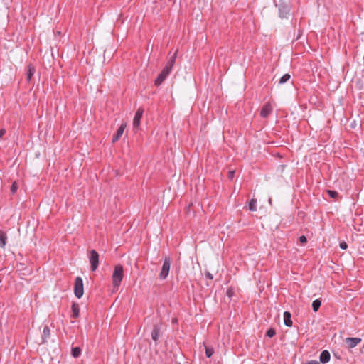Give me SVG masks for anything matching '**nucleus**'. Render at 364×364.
I'll list each match as a JSON object with an SVG mask.
<instances>
[{
    "mask_svg": "<svg viewBox=\"0 0 364 364\" xmlns=\"http://www.w3.org/2000/svg\"><path fill=\"white\" fill-rule=\"evenodd\" d=\"M249 209L251 211H256L257 210V200L255 198H252L249 202Z\"/></svg>",
    "mask_w": 364,
    "mask_h": 364,
    "instance_id": "obj_21",
    "label": "nucleus"
},
{
    "mask_svg": "<svg viewBox=\"0 0 364 364\" xmlns=\"http://www.w3.org/2000/svg\"><path fill=\"white\" fill-rule=\"evenodd\" d=\"M7 236L5 232L0 231V247H4L6 245Z\"/></svg>",
    "mask_w": 364,
    "mask_h": 364,
    "instance_id": "obj_19",
    "label": "nucleus"
},
{
    "mask_svg": "<svg viewBox=\"0 0 364 364\" xmlns=\"http://www.w3.org/2000/svg\"><path fill=\"white\" fill-rule=\"evenodd\" d=\"M50 328L46 325L43 327V334H42V343H45L47 342V339L50 338Z\"/></svg>",
    "mask_w": 364,
    "mask_h": 364,
    "instance_id": "obj_14",
    "label": "nucleus"
},
{
    "mask_svg": "<svg viewBox=\"0 0 364 364\" xmlns=\"http://www.w3.org/2000/svg\"><path fill=\"white\" fill-rule=\"evenodd\" d=\"M144 113V109L142 107H139L136 111L135 116L133 119V127L134 129L138 128L140 125V122Z\"/></svg>",
    "mask_w": 364,
    "mask_h": 364,
    "instance_id": "obj_7",
    "label": "nucleus"
},
{
    "mask_svg": "<svg viewBox=\"0 0 364 364\" xmlns=\"http://www.w3.org/2000/svg\"><path fill=\"white\" fill-rule=\"evenodd\" d=\"M72 356L74 358H78L81 354V348L80 347H74L71 350Z\"/></svg>",
    "mask_w": 364,
    "mask_h": 364,
    "instance_id": "obj_20",
    "label": "nucleus"
},
{
    "mask_svg": "<svg viewBox=\"0 0 364 364\" xmlns=\"http://www.w3.org/2000/svg\"><path fill=\"white\" fill-rule=\"evenodd\" d=\"M226 295H227L229 298L232 297V296L234 295V289H233L232 287H229V288L227 289Z\"/></svg>",
    "mask_w": 364,
    "mask_h": 364,
    "instance_id": "obj_27",
    "label": "nucleus"
},
{
    "mask_svg": "<svg viewBox=\"0 0 364 364\" xmlns=\"http://www.w3.org/2000/svg\"><path fill=\"white\" fill-rule=\"evenodd\" d=\"M171 262V258L169 257H166L164 259V262L161 270L159 273V278L161 279L164 280L167 278L168 273H169V270H170Z\"/></svg>",
    "mask_w": 364,
    "mask_h": 364,
    "instance_id": "obj_3",
    "label": "nucleus"
},
{
    "mask_svg": "<svg viewBox=\"0 0 364 364\" xmlns=\"http://www.w3.org/2000/svg\"><path fill=\"white\" fill-rule=\"evenodd\" d=\"M74 293L78 299H80L84 294L83 282L80 277H77L75 279Z\"/></svg>",
    "mask_w": 364,
    "mask_h": 364,
    "instance_id": "obj_2",
    "label": "nucleus"
},
{
    "mask_svg": "<svg viewBox=\"0 0 364 364\" xmlns=\"http://www.w3.org/2000/svg\"><path fill=\"white\" fill-rule=\"evenodd\" d=\"M125 127H126V124H122L120 125V127L118 128V129L117 131V133L115 134V135L112 138V142L113 143L117 141L120 139V137L122 136V135L123 134V133L124 132Z\"/></svg>",
    "mask_w": 364,
    "mask_h": 364,
    "instance_id": "obj_11",
    "label": "nucleus"
},
{
    "mask_svg": "<svg viewBox=\"0 0 364 364\" xmlns=\"http://www.w3.org/2000/svg\"><path fill=\"white\" fill-rule=\"evenodd\" d=\"M340 247L343 250H346L348 247V245L346 242H341L339 245Z\"/></svg>",
    "mask_w": 364,
    "mask_h": 364,
    "instance_id": "obj_29",
    "label": "nucleus"
},
{
    "mask_svg": "<svg viewBox=\"0 0 364 364\" xmlns=\"http://www.w3.org/2000/svg\"><path fill=\"white\" fill-rule=\"evenodd\" d=\"M35 72H36V69H35L34 66L29 64L28 65V70H27V73H26V80L28 82L31 80Z\"/></svg>",
    "mask_w": 364,
    "mask_h": 364,
    "instance_id": "obj_15",
    "label": "nucleus"
},
{
    "mask_svg": "<svg viewBox=\"0 0 364 364\" xmlns=\"http://www.w3.org/2000/svg\"><path fill=\"white\" fill-rule=\"evenodd\" d=\"M89 260L92 271H95L99 265V254L95 250L90 251Z\"/></svg>",
    "mask_w": 364,
    "mask_h": 364,
    "instance_id": "obj_4",
    "label": "nucleus"
},
{
    "mask_svg": "<svg viewBox=\"0 0 364 364\" xmlns=\"http://www.w3.org/2000/svg\"><path fill=\"white\" fill-rule=\"evenodd\" d=\"M361 341L362 340L360 338L348 337L346 338L345 342L349 348H353L360 343Z\"/></svg>",
    "mask_w": 364,
    "mask_h": 364,
    "instance_id": "obj_8",
    "label": "nucleus"
},
{
    "mask_svg": "<svg viewBox=\"0 0 364 364\" xmlns=\"http://www.w3.org/2000/svg\"><path fill=\"white\" fill-rule=\"evenodd\" d=\"M6 130L4 129H0V139L5 134Z\"/></svg>",
    "mask_w": 364,
    "mask_h": 364,
    "instance_id": "obj_34",
    "label": "nucleus"
},
{
    "mask_svg": "<svg viewBox=\"0 0 364 364\" xmlns=\"http://www.w3.org/2000/svg\"><path fill=\"white\" fill-rule=\"evenodd\" d=\"M291 314L290 312L285 311L284 313V324L288 327L292 326V321H291Z\"/></svg>",
    "mask_w": 364,
    "mask_h": 364,
    "instance_id": "obj_16",
    "label": "nucleus"
},
{
    "mask_svg": "<svg viewBox=\"0 0 364 364\" xmlns=\"http://www.w3.org/2000/svg\"><path fill=\"white\" fill-rule=\"evenodd\" d=\"M330 358H331L330 353L328 350H323L320 354V357H319L320 361L319 362L322 363L323 364H326L330 360Z\"/></svg>",
    "mask_w": 364,
    "mask_h": 364,
    "instance_id": "obj_12",
    "label": "nucleus"
},
{
    "mask_svg": "<svg viewBox=\"0 0 364 364\" xmlns=\"http://www.w3.org/2000/svg\"><path fill=\"white\" fill-rule=\"evenodd\" d=\"M163 70H165L168 74H170V73L171 72L172 68L165 65V67L163 68Z\"/></svg>",
    "mask_w": 364,
    "mask_h": 364,
    "instance_id": "obj_31",
    "label": "nucleus"
},
{
    "mask_svg": "<svg viewBox=\"0 0 364 364\" xmlns=\"http://www.w3.org/2000/svg\"><path fill=\"white\" fill-rule=\"evenodd\" d=\"M276 331L273 328H270L266 333V336L269 338H272L275 336Z\"/></svg>",
    "mask_w": 364,
    "mask_h": 364,
    "instance_id": "obj_25",
    "label": "nucleus"
},
{
    "mask_svg": "<svg viewBox=\"0 0 364 364\" xmlns=\"http://www.w3.org/2000/svg\"><path fill=\"white\" fill-rule=\"evenodd\" d=\"M273 111V105L271 102L265 103L261 108L260 116L262 118H267Z\"/></svg>",
    "mask_w": 364,
    "mask_h": 364,
    "instance_id": "obj_6",
    "label": "nucleus"
},
{
    "mask_svg": "<svg viewBox=\"0 0 364 364\" xmlns=\"http://www.w3.org/2000/svg\"><path fill=\"white\" fill-rule=\"evenodd\" d=\"M177 53H178V50H176L174 52V53L173 54V55L168 60V62L166 63V65L169 66V67L173 68V65H174V63L176 62V57H177Z\"/></svg>",
    "mask_w": 364,
    "mask_h": 364,
    "instance_id": "obj_17",
    "label": "nucleus"
},
{
    "mask_svg": "<svg viewBox=\"0 0 364 364\" xmlns=\"http://www.w3.org/2000/svg\"><path fill=\"white\" fill-rule=\"evenodd\" d=\"M304 364H320V362L317 361V360H310V361L306 362Z\"/></svg>",
    "mask_w": 364,
    "mask_h": 364,
    "instance_id": "obj_32",
    "label": "nucleus"
},
{
    "mask_svg": "<svg viewBox=\"0 0 364 364\" xmlns=\"http://www.w3.org/2000/svg\"><path fill=\"white\" fill-rule=\"evenodd\" d=\"M161 334V328L159 325H154L153 330L151 332V338L154 342H157L159 341V338L160 337Z\"/></svg>",
    "mask_w": 364,
    "mask_h": 364,
    "instance_id": "obj_10",
    "label": "nucleus"
},
{
    "mask_svg": "<svg viewBox=\"0 0 364 364\" xmlns=\"http://www.w3.org/2000/svg\"><path fill=\"white\" fill-rule=\"evenodd\" d=\"M214 353V350L213 348H209L205 346V355L208 358H210Z\"/></svg>",
    "mask_w": 364,
    "mask_h": 364,
    "instance_id": "obj_24",
    "label": "nucleus"
},
{
    "mask_svg": "<svg viewBox=\"0 0 364 364\" xmlns=\"http://www.w3.org/2000/svg\"><path fill=\"white\" fill-rule=\"evenodd\" d=\"M205 277L209 279H213V277L209 272H205Z\"/></svg>",
    "mask_w": 364,
    "mask_h": 364,
    "instance_id": "obj_33",
    "label": "nucleus"
},
{
    "mask_svg": "<svg viewBox=\"0 0 364 364\" xmlns=\"http://www.w3.org/2000/svg\"><path fill=\"white\" fill-rule=\"evenodd\" d=\"M235 176V171H230L228 172V178L232 180Z\"/></svg>",
    "mask_w": 364,
    "mask_h": 364,
    "instance_id": "obj_30",
    "label": "nucleus"
},
{
    "mask_svg": "<svg viewBox=\"0 0 364 364\" xmlns=\"http://www.w3.org/2000/svg\"><path fill=\"white\" fill-rule=\"evenodd\" d=\"M18 186L17 184V183L16 181H14L12 185H11V191L13 194H14L16 191L18 190Z\"/></svg>",
    "mask_w": 364,
    "mask_h": 364,
    "instance_id": "obj_26",
    "label": "nucleus"
},
{
    "mask_svg": "<svg viewBox=\"0 0 364 364\" xmlns=\"http://www.w3.org/2000/svg\"><path fill=\"white\" fill-rule=\"evenodd\" d=\"M326 192L328 195L335 200H338L339 198H341V197L339 196L338 193L336 191L327 190Z\"/></svg>",
    "mask_w": 364,
    "mask_h": 364,
    "instance_id": "obj_18",
    "label": "nucleus"
},
{
    "mask_svg": "<svg viewBox=\"0 0 364 364\" xmlns=\"http://www.w3.org/2000/svg\"><path fill=\"white\" fill-rule=\"evenodd\" d=\"M321 304V300H319V299L314 300L312 303V309H313L314 311L316 312L319 309Z\"/></svg>",
    "mask_w": 364,
    "mask_h": 364,
    "instance_id": "obj_22",
    "label": "nucleus"
},
{
    "mask_svg": "<svg viewBox=\"0 0 364 364\" xmlns=\"http://www.w3.org/2000/svg\"><path fill=\"white\" fill-rule=\"evenodd\" d=\"M72 309V317L73 318H77L79 317L80 315V306L79 304L76 302H73L71 306Z\"/></svg>",
    "mask_w": 364,
    "mask_h": 364,
    "instance_id": "obj_13",
    "label": "nucleus"
},
{
    "mask_svg": "<svg viewBox=\"0 0 364 364\" xmlns=\"http://www.w3.org/2000/svg\"><path fill=\"white\" fill-rule=\"evenodd\" d=\"M279 9V15L282 18H287L291 11V6L283 2L277 5Z\"/></svg>",
    "mask_w": 364,
    "mask_h": 364,
    "instance_id": "obj_5",
    "label": "nucleus"
},
{
    "mask_svg": "<svg viewBox=\"0 0 364 364\" xmlns=\"http://www.w3.org/2000/svg\"><path fill=\"white\" fill-rule=\"evenodd\" d=\"M124 278V268L120 264L114 266L112 276L113 289L118 290L119 287Z\"/></svg>",
    "mask_w": 364,
    "mask_h": 364,
    "instance_id": "obj_1",
    "label": "nucleus"
},
{
    "mask_svg": "<svg viewBox=\"0 0 364 364\" xmlns=\"http://www.w3.org/2000/svg\"><path fill=\"white\" fill-rule=\"evenodd\" d=\"M299 240L302 245H304L307 242V239L304 235L300 236Z\"/></svg>",
    "mask_w": 364,
    "mask_h": 364,
    "instance_id": "obj_28",
    "label": "nucleus"
},
{
    "mask_svg": "<svg viewBox=\"0 0 364 364\" xmlns=\"http://www.w3.org/2000/svg\"><path fill=\"white\" fill-rule=\"evenodd\" d=\"M169 75L168 73L165 70H162L156 79L155 80L154 85L156 86H159L162 84V82L166 79V77Z\"/></svg>",
    "mask_w": 364,
    "mask_h": 364,
    "instance_id": "obj_9",
    "label": "nucleus"
},
{
    "mask_svg": "<svg viewBox=\"0 0 364 364\" xmlns=\"http://www.w3.org/2000/svg\"><path fill=\"white\" fill-rule=\"evenodd\" d=\"M291 78V75L288 73L284 75L279 80V84H284L287 82Z\"/></svg>",
    "mask_w": 364,
    "mask_h": 364,
    "instance_id": "obj_23",
    "label": "nucleus"
}]
</instances>
